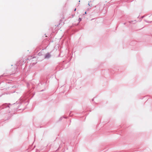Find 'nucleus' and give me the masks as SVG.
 <instances>
[{
    "label": "nucleus",
    "instance_id": "1",
    "mask_svg": "<svg viewBox=\"0 0 152 152\" xmlns=\"http://www.w3.org/2000/svg\"><path fill=\"white\" fill-rule=\"evenodd\" d=\"M50 56V54L48 53L46 54L45 56V58H48Z\"/></svg>",
    "mask_w": 152,
    "mask_h": 152
},
{
    "label": "nucleus",
    "instance_id": "2",
    "mask_svg": "<svg viewBox=\"0 0 152 152\" xmlns=\"http://www.w3.org/2000/svg\"><path fill=\"white\" fill-rule=\"evenodd\" d=\"M59 24H58V25H57L56 26H59Z\"/></svg>",
    "mask_w": 152,
    "mask_h": 152
},
{
    "label": "nucleus",
    "instance_id": "3",
    "mask_svg": "<svg viewBox=\"0 0 152 152\" xmlns=\"http://www.w3.org/2000/svg\"><path fill=\"white\" fill-rule=\"evenodd\" d=\"M76 10V8H75V10H74V11H75Z\"/></svg>",
    "mask_w": 152,
    "mask_h": 152
},
{
    "label": "nucleus",
    "instance_id": "4",
    "mask_svg": "<svg viewBox=\"0 0 152 152\" xmlns=\"http://www.w3.org/2000/svg\"><path fill=\"white\" fill-rule=\"evenodd\" d=\"M86 12H85V14H86Z\"/></svg>",
    "mask_w": 152,
    "mask_h": 152
},
{
    "label": "nucleus",
    "instance_id": "5",
    "mask_svg": "<svg viewBox=\"0 0 152 152\" xmlns=\"http://www.w3.org/2000/svg\"><path fill=\"white\" fill-rule=\"evenodd\" d=\"M88 5L89 6H90V4H89V3H88Z\"/></svg>",
    "mask_w": 152,
    "mask_h": 152
}]
</instances>
